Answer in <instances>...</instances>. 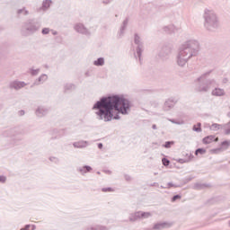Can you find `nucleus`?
Masks as SVG:
<instances>
[{
    "mask_svg": "<svg viewBox=\"0 0 230 230\" xmlns=\"http://www.w3.org/2000/svg\"><path fill=\"white\" fill-rule=\"evenodd\" d=\"M93 110L97 111L95 114L98 119L109 122L112 119H121L120 114L128 116L132 110V102L124 95L102 96L93 104Z\"/></svg>",
    "mask_w": 230,
    "mask_h": 230,
    "instance_id": "1",
    "label": "nucleus"
},
{
    "mask_svg": "<svg viewBox=\"0 0 230 230\" xmlns=\"http://www.w3.org/2000/svg\"><path fill=\"white\" fill-rule=\"evenodd\" d=\"M200 51V44L196 40H190L182 44L179 49L177 64L180 67H184L188 60L192 57H197Z\"/></svg>",
    "mask_w": 230,
    "mask_h": 230,
    "instance_id": "2",
    "label": "nucleus"
},
{
    "mask_svg": "<svg viewBox=\"0 0 230 230\" xmlns=\"http://www.w3.org/2000/svg\"><path fill=\"white\" fill-rule=\"evenodd\" d=\"M211 72H207L195 80L196 93H209L211 87H217V81H215V79L204 80V78H206V76H208V75Z\"/></svg>",
    "mask_w": 230,
    "mask_h": 230,
    "instance_id": "3",
    "label": "nucleus"
},
{
    "mask_svg": "<svg viewBox=\"0 0 230 230\" xmlns=\"http://www.w3.org/2000/svg\"><path fill=\"white\" fill-rule=\"evenodd\" d=\"M203 18L205 20L204 26L208 31H217L218 30L220 22H218V17H217V14L213 11L206 9Z\"/></svg>",
    "mask_w": 230,
    "mask_h": 230,
    "instance_id": "4",
    "label": "nucleus"
},
{
    "mask_svg": "<svg viewBox=\"0 0 230 230\" xmlns=\"http://www.w3.org/2000/svg\"><path fill=\"white\" fill-rule=\"evenodd\" d=\"M134 43L137 46L136 52H134L135 58H138L140 66H143V51L145 50V43H143V39L137 33L134 34Z\"/></svg>",
    "mask_w": 230,
    "mask_h": 230,
    "instance_id": "5",
    "label": "nucleus"
},
{
    "mask_svg": "<svg viewBox=\"0 0 230 230\" xmlns=\"http://www.w3.org/2000/svg\"><path fill=\"white\" fill-rule=\"evenodd\" d=\"M172 45H164L159 53L158 57L161 60H168L170 58V55H172Z\"/></svg>",
    "mask_w": 230,
    "mask_h": 230,
    "instance_id": "6",
    "label": "nucleus"
},
{
    "mask_svg": "<svg viewBox=\"0 0 230 230\" xmlns=\"http://www.w3.org/2000/svg\"><path fill=\"white\" fill-rule=\"evenodd\" d=\"M26 85L28 84L23 81L14 80L9 83V89H14V91H19L20 89H22V87H26Z\"/></svg>",
    "mask_w": 230,
    "mask_h": 230,
    "instance_id": "7",
    "label": "nucleus"
},
{
    "mask_svg": "<svg viewBox=\"0 0 230 230\" xmlns=\"http://www.w3.org/2000/svg\"><path fill=\"white\" fill-rule=\"evenodd\" d=\"M176 103H177V100H175V98L173 97H171L165 101L163 109L165 112H168V111L175 107Z\"/></svg>",
    "mask_w": 230,
    "mask_h": 230,
    "instance_id": "8",
    "label": "nucleus"
},
{
    "mask_svg": "<svg viewBox=\"0 0 230 230\" xmlns=\"http://www.w3.org/2000/svg\"><path fill=\"white\" fill-rule=\"evenodd\" d=\"M49 113V107L40 106L36 109L35 114L38 118H44Z\"/></svg>",
    "mask_w": 230,
    "mask_h": 230,
    "instance_id": "9",
    "label": "nucleus"
},
{
    "mask_svg": "<svg viewBox=\"0 0 230 230\" xmlns=\"http://www.w3.org/2000/svg\"><path fill=\"white\" fill-rule=\"evenodd\" d=\"M75 30L77 31V33H81L82 35H86L89 37L91 35V31L87 28H85V25L83 23H77L75 25Z\"/></svg>",
    "mask_w": 230,
    "mask_h": 230,
    "instance_id": "10",
    "label": "nucleus"
},
{
    "mask_svg": "<svg viewBox=\"0 0 230 230\" xmlns=\"http://www.w3.org/2000/svg\"><path fill=\"white\" fill-rule=\"evenodd\" d=\"M21 33L23 37H28L30 35V22H26L22 24Z\"/></svg>",
    "mask_w": 230,
    "mask_h": 230,
    "instance_id": "11",
    "label": "nucleus"
},
{
    "mask_svg": "<svg viewBox=\"0 0 230 230\" xmlns=\"http://www.w3.org/2000/svg\"><path fill=\"white\" fill-rule=\"evenodd\" d=\"M127 26H128V18H126L123 21L122 25L120 26V30L119 31V39H121V37H123V35L125 34V31L127 30Z\"/></svg>",
    "mask_w": 230,
    "mask_h": 230,
    "instance_id": "12",
    "label": "nucleus"
},
{
    "mask_svg": "<svg viewBox=\"0 0 230 230\" xmlns=\"http://www.w3.org/2000/svg\"><path fill=\"white\" fill-rule=\"evenodd\" d=\"M40 30V22L31 21L30 22V31L31 33H35V31H39Z\"/></svg>",
    "mask_w": 230,
    "mask_h": 230,
    "instance_id": "13",
    "label": "nucleus"
},
{
    "mask_svg": "<svg viewBox=\"0 0 230 230\" xmlns=\"http://www.w3.org/2000/svg\"><path fill=\"white\" fill-rule=\"evenodd\" d=\"M213 141L216 143L218 141V137L216 138L215 135L207 136L202 139L203 145H209L210 143H213Z\"/></svg>",
    "mask_w": 230,
    "mask_h": 230,
    "instance_id": "14",
    "label": "nucleus"
},
{
    "mask_svg": "<svg viewBox=\"0 0 230 230\" xmlns=\"http://www.w3.org/2000/svg\"><path fill=\"white\" fill-rule=\"evenodd\" d=\"M47 80H48V75L43 74L34 81L31 87H33V85H40L41 84H44V82H46Z\"/></svg>",
    "mask_w": 230,
    "mask_h": 230,
    "instance_id": "15",
    "label": "nucleus"
},
{
    "mask_svg": "<svg viewBox=\"0 0 230 230\" xmlns=\"http://www.w3.org/2000/svg\"><path fill=\"white\" fill-rule=\"evenodd\" d=\"M73 146H74V148H87V146H89V142H87L85 140L74 142Z\"/></svg>",
    "mask_w": 230,
    "mask_h": 230,
    "instance_id": "16",
    "label": "nucleus"
},
{
    "mask_svg": "<svg viewBox=\"0 0 230 230\" xmlns=\"http://www.w3.org/2000/svg\"><path fill=\"white\" fill-rule=\"evenodd\" d=\"M93 167L91 165H84L83 167H79L77 172L81 173V175H85V173H91Z\"/></svg>",
    "mask_w": 230,
    "mask_h": 230,
    "instance_id": "17",
    "label": "nucleus"
},
{
    "mask_svg": "<svg viewBox=\"0 0 230 230\" xmlns=\"http://www.w3.org/2000/svg\"><path fill=\"white\" fill-rule=\"evenodd\" d=\"M170 226L168 225L167 222H160V223H156L154 225L153 229L154 230H163V229H166V227H169Z\"/></svg>",
    "mask_w": 230,
    "mask_h": 230,
    "instance_id": "18",
    "label": "nucleus"
},
{
    "mask_svg": "<svg viewBox=\"0 0 230 230\" xmlns=\"http://www.w3.org/2000/svg\"><path fill=\"white\" fill-rule=\"evenodd\" d=\"M76 89V84L72 83H67L64 85V93H72Z\"/></svg>",
    "mask_w": 230,
    "mask_h": 230,
    "instance_id": "19",
    "label": "nucleus"
},
{
    "mask_svg": "<svg viewBox=\"0 0 230 230\" xmlns=\"http://www.w3.org/2000/svg\"><path fill=\"white\" fill-rule=\"evenodd\" d=\"M50 136H51L50 139L52 141L55 140V139H60V137H62V135L60 134V131L57 128L52 129L50 131Z\"/></svg>",
    "mask_w": 230,
    "mask_h": 230,
    "instance_id": "20",
    "label": "nucleus"
},
{
    "mask_svg": "<svg viewBox=\"0 0 230 230\" xmlns=\"http://www.w3.org/2000/svg\"><path fill=\"white\" fill-rule=\"evenodd\" d=\"M187 158H179L177 160V163H180V164H184V163H190L193 159L192 154H186Z\"/></svg>",
    "mask_w": 230,
    "mask_h": 230,
    "instance_id": "21",
    "label": "nucleus"
},
{
    "mask_svg": "<svg viewBox=\"0 0 230 230\" xmlns=\"http://www.w3.org/2000/svg\"><path fill=\"white\" fill-rule=\"evenodd\" d=\"M211 94H212V96H225L226 95V92L222 88H217L216 87L212 91Z\"/></svg>",
    "mask_w": 230,
    "mask_h": 230,
    "instance_id": "22",
    "label": "nucleus"
},
{
    "mask_svg": "<svg viewBox=\"0 0 230 230\" xmlns=\"http://www.w3.org/2000/svg\"><path fill=\"white\" fill-rule=\"evenodd\" d=\"M137 220H141L139 211L130 214L129 222H137Z\"/></svg>",
    "mask_w": 230,
    "mask_h": 230,
    "instance_id": "23",
    "label": "nucleus"
},
{
    "mask_svg": "<svg viewBox=\"0 0 230 230\" xmlns=\"http://www.w3.org/2000/svg\"><path fill=\"white\" fill-rule=\"evenodd\" d=\"M29 13H30V11H28L26 7H23L22 9H19L17 11V17L18 18L24 17V15H29Z\"/></svg>",
    "mask_w": 230,
    "mask_h": 230,
    "instance_id": "24",
    "label": "nucleus"
},
{
    "mask_svg": "<svg viewBox=\"0 0 230 230\" xmlns=\"http://www.w3.org/2000/svg\"><path fill=\"white\" fill-rule=\"evenodd\" d=\"M13 132H15L13 128L5 129L3 131L2 136L3 137H12V136H13Z\"/></svg>",
    "mask_w": 230,
    "mask_h": 230,
    "instance_id": "25",
    "label": "nucleus"
},
{
    "mask_svg": "<svg viewBox=\"0 0 230 230\" xmlns=\"http://www.w3.org/2000/svg\"><path fill=\"white\" fill-rule=\"evenodd\" d=\"M93 66H96L97 67L105 66V58H99L96 60L93 61Z\"/></svg>",
    "mask_w": 230,
    "mask_h": 230,
    "instance_id": "26",
    "label": "nucleus"
},
{
    "mask_svg": "<svg viewBox=\"0 0 230 230\" xmlns=\"http://www.w3.org/2000/svg\"><path fill=\"white\" fill-rule=\"evenodd\" d=\"M164 31H165V33H175V25L171 24L164 27Z\"/></svg>",
    "mask_w": 230,
    "mask_h": 230,
    "instance_id": "27",
    "label": "nucleus"
},
{
    "mask_svg": "<svg viewBox=\"0 0 230 230\" xmlns=\"http://www.w3.org/2000/svg\"><path fill=\"white\" fill-rule=\"evenodd\" d=\"M51 3H53V1H51V0H44L42 2L41 9L44 12H46V10H48L49 8V6H51Z\"/></svg>",
    "mask_w": 230,
    "mask_h": 230,
    "instance_id": "28",
    "label": "nucleus"
},
{
    "mask_svg": "<svg viewBox=\"0 0 230 230\" xmlns=\"http://www.w3.org/2000/svg\"><path fill=\"white\" fill-rule=\"evenodd\" d=\"M209 184L208 183H195L194 190H206V188H209Z\"/></svg>",
    "mask_w": 230,
    "mask_h": 230,
    "instance_id": "29",
    "label": "nucleus"
},
{
    "mask_svg": "<svg viewBox=\"0 0 230 230\" xmlns=\"http://www.w3.org/2000/svg\"><path fill=\"white\" fill-rule=\"evenodd\" d=\"M140 215V219H146L150 218L152 217V213L150 212H143V211H138Z\"/></svg>",
    "mask_w": 230,
    "mask_h": 230,
    "instance_id": "30",
    "label": "nucleus"
},
{
    "mask_svg": "<svg viewBox=\"0 0 230 230\" xmlns=\"http://www.w3.org/2000/svg\"><path fill=\"white\" fill-rule=\"evenodd\" d=\"M192 130L194 132H202V123L198 122L197 125H193Z\"/></svg>",
    "mask_w": 230,
    "mask_h": 230,
    "instance_id": "31",
    "label": "nucleus"
},
{
    "mask_svg": "<svg viewBox=\"0 0 230 230\" xmlns=\"http://www.w3.org/2000/svg\"><path fill=\"white\" fill-rule=\"evenodd\" d=\"M210 130H220L222 128V125L220 124H217V123H213L210 127H209Z\"/></svg>",
    "mask_w": 230,
    "mask_h": 230,
    "instance_id": "32",
    "label": "nucleus"
},
{
    "mask_svg": "<svg viewBox=\"0 0 230 230\" xmlns=\"http://www.w3.org/2000/svg\"><path fill=\"white\" fill-rule=\"evenodd\" d=\"M173 145H175V141H166L163 146L164 148H172V146H173Z\"/></svg>",
    "mask_w": 230,
    "mask_h": 230,
    "instance_id": "33",
    "label": "nucleus"
},
{
    "mask_svg": "<svg viewBox=\"0 0 230 230\" xmlns=\"http://www.w3.org/2000/svg\"><path fill=\"white\" fill-rule=\"evenodd\" d=\"M39 73H40V68H37V69L31 68L30 69V75H31V76H37V75H39Z\"/></svg>",
    "mask_w": 230,
    "mask_h": 230,
    "instance_id": "34",
    "label": "nucleus"
},
{
    "mask_svg": "<svg viewBox=\"0 0 230 230\" xmlns=\"http://www.w3.org/2000/svg\"><path fill=\"white\" fill-rule=\"evenodd\" d=\"M199 154H200V155H204V154H206V149L205 148H198L195 150V155H199Z\"/></svg>",
    "mask_w": 230,
    "mask_h": 230,
    "instance_id": "35",
    "label": "nucleus"
},
{
    "mask_svg": "<svg viewBox=\"0 0 230 230\" xmlns=\"http://www.w3.org/2000/svg\"><path fill=\"white\" fill-rule=\"evenodd\" d=\"M181 199H182V196L181 194H176V195L172 196L171 202H175L177 200H181Z\"/></svg>",
    "mask_w": 230,
    "mask_h": 230,
    "instance_id": "36",
    "label": "nucleus"
},
{
    "mask_svg": "<svg viewBox=\"0 0 230 230\" xmlns=\"http://www.w3.org/2000/svg\"><path fill=\"white\" fill-rule=\"evenodd\" d=\"M229 145H230L229 140H224L223 142H221V146L223 148H226V149L229 148Z\"/></svg>",
    "mask_w": 230,
    "mask_h": 230,
    "instance_id": "37",
    "label": "nucleus"
},
{
    "mask_svg": "<svg viewBox=\"0 0 230 230\" xmlns=\"http://www.w3.org/2000/svg\"><path fill=\"white\" fill-rule=\"evenodd\" d=\"M102 191L103 193H111V192L114 191V189H112L111 187H106V188H102Z\"/></svg>",
    "mask_w": 230,
    "mask_h": 230,
    "instance_id": "38",
    "label": "nucleus"
},
{
    "mask_svg": "<svg viewBox=\"0 0 230 230\" xmlns=\"http://www.w3.org/2000/svg\"><path fill=\"white\" fill-rule=\"evenodd\" d=\"M162 164H164V166H170V160L168 158H162Z\"/></svg>",
    "mask_w": 230,
    "mask_h": 230,
    "instance_id": "39",
    "label": "nucleus"
},
{
    "mask_svg": "<svg viewBox=\"0 0 230 230\" xmlns=\"http://www.w3.org/2000/svg\"><path fill=\"white\" fill-rule=\"evenodd\" d=\"M49 159V161H51V163H55V164H58V163L60 162V160H58V158L55 156H50Z\"/></svg>",
    "mask_w": 230,
    "mask_h": 230,
    "instance_id": "40",
    "label": "nucleus"
},
{
    "mask_svg": "<svg viewBox=\"0 0 230 230\" xmlns=\"http://www.w3.org/2000/svg\"><path fill=\"white\" fill-rule=\"evenodd\" d=\"M42 35H49V28H43L41 30Z\"/></svg>",
    "mask_w": 230,
    "mask_h": 230,
    "instance_id": "41",
    "label": "nucleus"
},
{
    "mask_svg": "<svg viewBox=\"0 0 230 230\" xmlns=\"http://www.w3.org/2000/svg\"><path fill=\"white\" fill-rule=\"evenodd\" d=\"M167 188L170 189V188H179L180 186L177 185V184H173L172 182H168L167 183Z\"/></svg>",
    "mask_w": 230,
    "mask_h": 230,
    "instance_id": "42",
    "label": "nucleus"
},
{
    "mask_svg": "<svg viewBox=\"0 0 230 230\" xmlns=\"http://www.w3.org/2000/svg\"><path fill=\"white\" fill-rule=\"evenodd\" d=\"M6 182V176L1 175L0 176V184H4Z\"/></svg>",
    "mask_w": 230,
    "mask_h": 230,
    "instance_id": "43",
    "label": "nucleus"
},
{
    "mask_svg": "<svg viewBox=\"0 0 230 230\" xmlns=\"http://www.w3.org/2000/svg\"><path fill=\"white\" fill-rule=\"evenodd\" d=\"M221 151H222V147L211 149V153H212V154H218V153L221 152Z\"/></svg>",
    "mask_w": 230,
    "mask_h": 230,
    "instance_id": "44",
    "label": "nucleus"
},
{
    "mask_svg": "<svg viewBox=\"0 0 230 230\" xmlns=\"http://www.w3.org/2000/svg\"><path fill=\"white\" fill-rule=\"evenodd\" d=\"M17 114L19 117H22L24 114H26V111L24 110H20L18 111Z\"/></svg>",
    "mask_w": 230,
    "mask_h": 230,
    "instance_id": "45",
    "label": "nucleus"
},
{
    "mask_svg": "<svg viewBox=\"0 0 230 230\" xmlns=\"http://www.w3.org/2000/svg\"><path fill=\"white\" fill-rule=\"evenodd\" d=\"M124 179L125 181H127L128 182H130V181H132V177L128 174H125L124 175Z\"/></svg>",
    "mask_w": 230,
    "mask_h": 230,
    "instance_id": "46",
    "label": "nucleus"
},
{
    "mask_svg": "<svg viewBox=\"0 0 230 230\" xmlns=\"http://www.w3.org/2000/svg\"><path fill=\"white\" fill-rule=\"evenodd\" d=\"M102 3L103 4H111V3H112V0H103Z\"/></svg>",
    "mask_w": 230,
    "mask_h": 230,
    "instance_id": "47",
    "label": "nucleus"
},
{
    "mask_svg": "<svg viewBox=\"0 0 230 230\" xmlns=\"http://www.w3.org/2000/svg\"><path fill=\"white\" fill-rule=\"evenodd\" d=\"M169 121H171V123H174L175 125H181V123L175 121V119H169Z\"/></svg>",
    "mask_w": 230,
    "mask_h": 230,
    "instance_id": "48",
    "label": "nucleus"
},
{
    "mask_svg": "<svg viewBox=\"0 0 230 230\" xmlns=\"http://www.w3.org/2000/svg\"><path fill=\"white\" fill-rule=\"evenodd\" d=\"M151 187L155 186L156 188H159V184L157 182H153L150 184Z\"/></svg>",
    "mask_w": 230,
    "mask_h": 230,
    "instance_id": "49",
    "label": "nucleus"
},
{
    "mask_svg": "<svg viewBox=\"0 0 230 230\" xmlns=\"http://www.w3.org/2000/svg\"><path fill=\"white\" fill-rule=\"evenodd\" d=\"M97 146H98L99 150H102V148H103V144L102 143H99L97 145Z\"/></svg>",
    "mask_w": 230,
    "mask_h": 230,
    "instance_id": "50",
    "label": "nucleus"
},
{
    "mask_svg": "<svg viewBox=\"0 0 230 230\" xmlns=\"http://www.w3.org/2000/svg\"><path fill=\"white\" fill-rule=\"evenodd\" d=\"M21 230H30V225H26L24 228H21Z\"/></svg>",
    "mask_w": 230,
    "mask_h": 230,
    "instance_id": "51",
    "label": "nucleus"
},
{
    "mask_svg": "<svg viewBox=\"0 0 230 230\" xmlns=\"http://www.w3.org/2000/svg\"><path fill=\"white\" fill-rule=\"evenodd\" d=\"M186 182H190V181H193V177H188L186 178Z\"/></svg>",
    "mask_w": 230,
    "mask_h": 230,
    "instance_id": "52",
    "label": "nucleus"
},
{
    "mask_svg": "<svg viewBox=\"0 0 230 230\" xmlns=\"http://www.w3.org/2000/svg\"><path fill=\"white\" fill-rule=\"evenodd\" d=\"M226 136H229L230 134V128L225 130Z\"/></svg>",
    "mask_w": 230,
    "mask_h": 230,
    "instance_id": "53",
    "label": "nucleus"
},
{
    "mask_svg": "<svg viewBox=\"0 0 230 230\" xmlns=\"http://www.w3.org/2000/svg\"><path fill=\"white\" fill-rule=\"evenodd\" d=\"M152 128H153V130H157V126L155 124H153Z\"/></svg>",
    "mask_w": 230,
    "mask_h": 230,
    "instance_id": "54",
    "label": "nucleus"
},
{
    "mask_svg": "<svg viewBox=\"0 0 230 230\" xmlns=\"http://www.w3.org/2000/svg\"><path fill=\"white\" fill-rule=\"evenodd\" d=\"M31 229L35 230V229H37V226L35 225H31Z\"/></svg>",
    "mask_w": 230,
    "mask_h": 230,
    "instance_id": "55",
    "label": "nucleus"
},
{
    "mask_svg": "<svg viewBox=\"0 0 230 230\" xmlns=\"http://www.w3.org/2000/svg\"><path fill=\"white\" fill-rule=\"evenodd\" d=\"M85 76H91V74L89 73V71L85 72Z\"/></svg>",
    "mask_w": 230,
    "mask_h": 230,
    "instance_id": "56",
    "label": "nucleus"
},
{
    "mask_svg": "<svg viewBox=\"0 0 230 230\" xmlns=\"http://www.w3.org/2000/svg\"><path fill=\"white\" fill-rule=\"evenodd\" d=\"M160 188H161V190H166V187H164L163 185H161Z\"/></svg>",
    "mask_w": 230,
    "mask_h": 230,
    "instance_id": "57",
    "label": "nucleus"
},
{
    "mask_svg": "<svg viewBox=\"0 0 230 230\" xmlns=\"http://www.w3.org/2000/svg\"><path fill=\"white\" fill-rule=\"evenodd\" d=\"M223 82H224V84H226V82H227V79H226V78H225Z\"/></svg>",
    "mask_w": 230,
    "mask_h": 230,
    "instance_id": "58",
    "label": "nucleus"
},
{
    "mask_svg": "<svg viewBox=\"0 0 230 230\" xmlns=\"http://www.w3.org/2000/svg\"><path fill=\"white\" fill-rule=\"evenodd\" d=\"M106 173H111V171H105Z\"/></svg>",
    "mask_w": 230,
    "mask_h": 230,
    "instance_id": "59",
    "label": "nucleus"
},
{
    "mask_svg": "<svg viewBox=\"0 0 230 230\" xmlns=\"http://www.w3.org/2000/svg\"><path fill=\"white\" fill-rule=\"evenodd\" d=\"M57 33H58L57 31H54V32H53V35H57Z\"/></svg>",
    "mask_w": 230,
    "mask_h": 230,
    "instance_id": "60",
    "label": "nucleus"
},
{
    "mask_svg": "<svg viewBox=\"0 0 230 230\" xmlns=\"http://www.w3.org/2000/svg\"><path fill=\"white\" fill-rule=\"evenodd\" d=\"M101 174V172H97V175H100Z\"/></svg>",
    "mask_w": 230,
    "mask_h": 230,
    "instance_id": "61",
    "label": "nucleus"
},
{
    "mask_svg": "<svg viewBox=\"0 0 230 230\" xmlns=\"http://www.w3.org/2000/svg\"><path fill=\"white\" fill-rule=\"evenodd\" d=\"M155 175H157V172H155Z\"/></svg>",
    "mask_w": 230,
    "mask_h": 230,
    "instance_id": "62",
    "label": "nucleus"
},
{
    "mask_svg": "<svg viewBox=\"0 0 230 230\" xmlns=\"http://www.w3.org/2000/svg\"><path fill=\"white\" fill-rule=\"evenodd\" d=\"M227 125H230V121L228 122V124Z\"/></svg>",
    "mask_w": 230,
    "mask_h": 230,
    "instance_id": "63",
    "label": "nucleus"
},
{
    "mask_svg": "<svg viewBox=\"0 0 230 230\" xmlns=\"http://www.w3.org/2000/svg\"><path fill=\"white\" fill-rule=\"evenodd\" d=\"M229 226H230V220H229Z\"/></svg>",
    "mask_w": 230,
    "mask_h": 230,
    "instance_id": "64",
    "label": "nucleus"
}]
</instances>
